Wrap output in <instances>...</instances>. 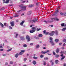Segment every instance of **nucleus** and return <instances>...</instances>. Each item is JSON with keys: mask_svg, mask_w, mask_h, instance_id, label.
I'll list each match as a JSON object with an SVG mask.
<instances>
[{"mask_svg": "<svg viewBox=\"0 0 66 66\" xmlns=\"http://www.w3.org/2000/svg\"><path fill=\"white\" fill-rule=\"evenodd\" d=\"M61 27H66V24H65L64 23H63L61 24Z\"/></svg>", "mask_w": 66, "mask_h": 66, "instance_id": "9", "label": "nucleus"}, {"mask_svg": "<svg viewBox=\"0 0 66 66\" xmlns=\"http://www.w3.org/2000/svg\"><path fill=\"white\" fill-rule=\"evenodd\" d=\"M50 51H49V50H47L45 52L42 51L41 52V53H43V54H45V53H48V52H49Z\"/></svg>", "mask_w": 66, "mask_h": 66, "instance_id": "6", "label": "nucleus"}, {"mask_svg": "<svg viewBox=\"0 0 66 66\" xmlns=\"http://www.w3.org/2000/svg\"><path fill=\"white\" fill-rule=\"evenodd\" d=\"M6 23H4V26H6Z\"/></svg>", "mask_w": 66, "mask_h": 66, "instance_id": "61", "label": "nucleus"}, {"mask_svg": "<svg viewBox=\"0 0 66 66\" xmlns=\"http://www.w3.org/2000/svg\"><path fill=\"white\" fill-rule=\"evenodd\" d=\"M18 55H19V54L18 53H17L15 55V57L17 58L18 57Z\"/></svg>", "mask_w": 66, "mask_h": 66, "instance_id": "17", "label": "nucleus"}, {"mask_svg": "<svg viewBox=\"0 0 66 66\" xmlns=\"http://www.w3.org/2000/svg\"><path fill=\"white\" fill-rule=\"evenodd\" d=\"M21 52L22 53H22H23L24 52H25V50H22L21 51Z\"/></svg>", "mask_w": 66, "mask_h": 66, "instance_id": "25", "label": "nucleus"}, {"mask_svg": "<svg viewBox=\"0 0 66 66\" xmlns=\"http://www.w3.org/2000/svg\"><path fill=\"white\" fill-rule=\"evenodd\" d=\"M9 3V0H6V2H3V3Z\"/></svg>", "mask_w": 66, "mask_h": 66, "instance_id": "12", "label": "nucleus"}, {"mask_svg": "<svg viewBox=\"0 0 66 66\" xmlns=\"http://www.w3.org/2000/svg\"><path fill=\"white\" fill-rule=\"evenodd\" d=\"M26 38L28 40V42H29L31 40V39L30 38V36L28 35L26 36Z\"/></svg>", "mask_w": 66, "mask_h": 66, "instance_id": "4", "label": "nucleus"}, {"mask_svg": "<svg viewBox=\"0 0 66 66\" xmlns=\"http://www.w3.org/2000/svg\"><path fill=\"white\" fill-rule=\"evenodd\" d=\"M23 47H27V45L26 44H24L23 45Z\"/></svg>", "mask_w": 66, "mask_h": 66, "instance_id": "28", "label": "nucleus"}, {"mask_svg": "<svg viewBox=\"0 0 66 66\" xmlns=\"http://www.w3.org/2000/svg\"><path fill=\"white\" fill-rule=\"evenodd\" d=\"M36 5L37 6L39 4L38 3H36Z\"/></svg>", "mask_w": 66, "mask_h": 66, "instance_id": "46", "label": "nucleus"}, {"mask_svg": "<svg viewBox=\"0 0 66 66\" xmlns=\"http://www.w3.org/2000/svg\"><path fill=\"white\" fill-rule=\"evenodd\" d=\"M18 34H16V36H15V38H17V36H18Z\"/></svg>", "mask_w": 66, "mask_h": 66, "instance_id": "48", "label": "nucleus"}, {"mask_svg": "<svg viewBox=\"0 0 66 66\" xmlns=\"http://www.w3.org/2000/svg\"><path fill=\"white\" fill-rule=\"evenodd\" d=\"M51 33L49 34V35L52 36H53L54 35V34L55 33V31H52L51 32Z\"/></svg>", "mask_w": 66, "mask_h": 66, "instance_id": "5", "label": "nucleus"}, {"mask_svg": "<svg viewBox=\"0 0 66 66\" xmlns=\"http://www.w3.org/2000/svg\"><path fill=\"white\" fill-rule=\"evenodd\" d=\"M44 60H48V58L47 57H44Z\"/></svg>", "mask_w": 66, "mask_h": 66, "instance_id": "31", "label": "nucleus"}, {"mask_svg": "<svg viewBox=\"0 0 66 66\" xmlns=\"http://www.w3.org/2000/svg\"><path fill=\"white\" fill-rule=\"evenodd\" d=\"M59 40L58 39H56L55 40V41L56 43H57Z\"/></svg>", "mask_w": 66, "mask_h": 66, "instance_id": "21", "label": "nucleus"}, {"mask_svg": "<svg viewBox=\"0 0 66 66\" xmlns=\"http://www.w3.org/2000/svg\"><path fill=\"white\" fill-rule=\"evenodd\" d=\"M39 47L40 46L38 45H37L36 46V48H39Z\"/></svg>", "mask_w": 66, "mask_h": 66, "instance_id": "26", "label": "nucleus"}, {"mask_svg": "<svg viewBox=\"0 0 66 66\" xmlns=\"http://www.w3.org/2000/svg\"><path fill=\"white\" fill-rule=\"evenodd\" d=\"M39 37H43V35L42 34H39L38 35Z\"/></svg>", "mask_w": 66, "mask_h": 66, "instance_id": "24", "label": "nucleus"}, {"mask_svg": "<svg viewBox=\"0 0 66 66\" xmlns=\"http://www.w3.org/2000/svg\"><path fill=\"white\" fill-rule=\"evenodd\" d=\"M51 21H50L49 20L48 21V23H51V22H53V20H56V21H59V19L56 17H55V18H51Z\"/></svg>", "mask_w": 66, "mask_h": 66, "instance_id": "1", "label": "nucleus"}, {"mask_svg": "<svg viewBox=\"0 0 66 66\" xmlns=\"http://www.w3.org/2000/svg\"><path fill=\"white\" fill-rule=\"evenodd\" d=\"M64 53L66 55V51L64 52Z\"/></svg>", "mask_w": 66, "mask_h": 66, "instance_id": "64", "label": "nucleus"}, {"mask_svg": "<svg viewBox=\"0 0 66 66\" xmlns=\"http://www.w3.org/2000/svg\"><path fill=\"white\" fill-rule=\"evenodd\" d=\"M50 43L51 44L52 46H54V43H53V41L52 40H53V38L51 37H50Z\"/></svg>", "mask_w": 66, "mask_h": 66, "instance_id": "3", "label": "nucleus"}, {"mask_svg": "<svg viewBox=\"0 0 66 66\" xmlns=\"http://www.w3.org/2000/svg\"><path fill=\"white\" fill-rule=\"evenodd\" d=\"M60 14L61 15H64V14H63V13H62V12H61Z\"/></svg>", "mask_w": 66, "mask_h": 66, "instance_id": "51", "label": "nucleus"}, {"mask_svg": "<svg viewBox=\"0 0 66 66\" xmlns=\"http://www.w3.org/2000/svg\"><path fill=\"white\" fill-rule=\"evenodd\" d=\"M31 14V11H30L28 13V15H30Z\"/></svg>", "mask_w": 66, "mask_h": 66, "instance_id": "27", "label": "nucleus"}, {"mask_svg": "<svg viewBox=\"0 0 66 66\" xmlns=\"http://www.w3.org/2000/svg\"><path fill=\"white\" fill-rule=\"evenodd\" d=\"M40 57L41 58H42L43 57H44V55H41L40 56Z\"/></svg>", "mask_w": 66, "mask_h": 66, "instance_id": "29", "label": "nucleus"}, {"mask_svg": "<svg viewBox=\"0 0 66 66\" xmlns=\"http://www.w3.org/2000/svg\"><path fill=\"white\" fill-rule=\"evenodd\" d=\"M9 28L10 29H12V27L9 26Z\"/></svg>", "mask_w": 66, "mask_h": 66, "instance_id": "49", "label": "nucleus"}, {"mask_svg": "<svg viewBox=\"0 0 66 66\" xmlns=\"http://www.w3.org/2000/svg\"><path fill=\"white\" fill-rule=\"evenodd\" d=\"M64 56V55H63V54H62L61 55V56Z\"/></svg>", "mask_w": 66, "mask_h": 66, "instance_id": "63", "label": "nucleus"}, {"mask_svg": "<svg viewBox=\"0 0 66 66\" xmlns=\"http://www.w3.org/2000/svg\"><path fill=\"white\" fill-rule=\"evenodd\" d=\"M40 30H41V29L39 28V29H37V31H40Z\"/></svg>", "mask_w": 66, "mask_h": 66, "instance_id": "47", "label": "nucleus"}, {"mask_svg": "<svg viewBox=\"0 0 66 66\" xmlns=\"http://www.w3.org/2000/svg\"><path fill=\"white\" fill-rule=\"evenodd\" d=\"M24 22V21H22V22L20 23V24L21 26H22L23 24V23Z\"/></svg>", "mask_w": 66, "mask_h": 66, "instance_id": "13", "label": "nucleus"}, {"mask_svg": "<svg viewBox=\"0 0 66 66\" xmlns=\"http://www.w3.org/2000/svg\"><path fill=\"white\" fill-rule=\"evenodd\" d=\"M65 30H66V28H64L62 29V31H65Z\"/></svg>", "mask_w": 66, "mask_h": 66, "instance_id": "23", "label": "nucleus"}, {"mask_svg": "<svg viewBox=\"0 0 66 66\" xmlns=\"http://www.w3.org/2000/svg\"><path fill=\"white\" fill-rule=\"evenodd\" d=\"M44 22H45V23H47L48 22L49 23V22H48V21H44Z\"/></svg>", "mask_w": 66, "mask_h": 66, "instance_id": "43", "label": "nucleus"}, {"mask_svg": "<svg viewBox=\"0 0 66 66\" xmlns=\"http://www.w3.org/2000/svg\"><path fill=\"white\" fill-rule=\"evenodd\" d=\"M10 64H13V62L12 61H10Z\"/></svg>", "mask_w": 66, "mask_h": 66, "instance_id": "40", "label": "nucleus"}, {"mask_svg": "<svg viewBox=\"0 0 66 66\" xmlns=\"http://www.w3.org/2000/svg\"><path fill=\"white\" fill-rule=\"evenodd\" d=\"M53 55H55V53L54 52H53Z\"/></svg>", "mask_w": 66, "mask_h": 66, "instance_id": "56", "label": "nucleus"}, {"mask_svg": "<svg viewBox=\"0 0 66 66\" xmlns=\"http://www.w3.org/2000/svg\"><path fill=\"white\" fill-rule=\"evenodd\" d=\"M10 24L12 27H14V21L10 22Z\"/></svg>", "mask_w": 66, "mask_h": 66, "instance_id": "7", "label": "nucleus"}, {"mask_svg": "<svg viewBox=\"0 0 66 66\" xmlns=\"http://www.w3.org/2000/svg\"><path fill=\"white\" fill-rule=\"evenodd\" d=\"M56 14H57V12H55L54 13V14L52 15V16H56Z\"/></svg>", "mask_w": 66, "mask_h": 66, "instance_id": "18", "label": "nucleus"}, {"mask_svg": "<svg viewBox=\"0 0 66 66\" xmlns=\"http://www.w3.org/2000/svg\"><path fill=\"white\" fill-rule=\"evenodd\" d=\"M46 65V62H44V66H45Z\"/></svg>", "mask_w": 66, "mask_h": 66, "instance_id": "50", "label": "nucleus"}, {"mask_svg": "<svg viewBox=\"0 0 66 66\" xmlns=\"http://www.w3.org/2000/svg\"><path fill=\"white\" fill-rule=\"evenodd\" d=\"M38 19H36L35 20H33L32 21H31V22H36V21H37Z\"/></svg>", "mask_w": 66, "mask_h": 66, "instance_id": "8", "label": "nucleus"}, {"mask_svg": "<svg viewBox=\"0 0 66 66\" xmlns=\"http://www.w3.org/2000/svg\"><path fill=\"white\" fill-rule=\"evenodd\" d=\"M63 42H65V43H66V39H64L63 40Z\"/></svg>", "mask_w": 66, "mask_h": 66, "instance_id": "39", "label": "nucleus"}, {"mask_svg": "<svg viewBox=\"0 0 66 66\" xmlns=\"http://www.w3.org/2000/svg\"><path fill=\"white\" fill-rule=\"evenodd\" d=\"M34 5H29V7H32L33 6H34Z\"/></svg>", "mask_w": 66, "mask_h": 66, "instance_id": "33", "label": "nucleus"}, {"mask_svg": "<svg viewBox=\"0 0 66 66\" xmlns=\"http://www.w3.org/2000/svg\"><path fill=\"white\" fill-rule=\"evenodd\" d=\"M5 64V65H8V63H7V62H6Z\"/></svg>", "mask_w": 66, "mask_h": 66, "instance_id": "55", "label": "nucleus"}, {"mask_svg": "<svg viewBox=\"0 0 66 66\" xmlns=\"http://www.w3.org/2000/svg\"><path fill=\"white\" fill-rule=\"evenodd\" d=\"M21 40H23V39H24V38L23 37H21Z\"/></svg>", "mask_w": 66, "mask_h": 66, "instance_id": "36", "label": "nucleus"}, {"mask_svg": "<svg viewBox=\"0 0 66 66\" xmlns=\"http://www.w3.org/2000/svg\"><path fill=\"white\" fill-rule=\"evenodd\" d=\"M56 53H59V49L58 48H57L56 51Z\"/></svg>", "mask_w": 66, "mask_h": 66, "instance_id": "19", "label": "nucleus"}, {"mask_svg": "<svg viewBox=\"0 0 66 66\" xmlns=\"http://www.w3.org/2000/svg\"><path fill=\"white\" fill-rule=\"evenodd\" d=\"M65 49V48L64 47H62V49L63 50H64V49Z\"/></svg>", "mask_w": 66, "mask_h": 66, "instance_id": "52", "label": "nucleus"}, {"mask_svg": "<svg viewBox=\"0 0 66 66\" xmlns=\"http://www.w3.org/2000/svg\"><path fill=\"white\" fill-rule=\"evenodd\" d=\"M24 6L23 5V4H21V5H19V7H20V8H21V9H22Z\"/></svg>", "mask_w": 66, "mask_h": 66, "instance_id": "11", "label": "nucleus"}, {"mask_svg": "<svg viewBox=\"0 0 66 66\" xmlns=\"http://www.w3.org/2000/svg\"><path fill=\"white\" fill-rule=\"evenodd\" d=\"M59 63V60H56L55 61V63L56 64H58Z\"/></svg>", "mask_w": 66, "mask_h": 66, "instance_id": "14", "label": "nucleus"}, {"mask_svg": "<svg viewBox=\"0 0 66 66\" xmlns=\"http://www.w3.org/2000/svg\"><path fill=\"white\" fill-rule=\"evenodd\" d=\"M0 51H3V49H1Z\"/></svg>", "mask_w": 66, "mask_h": 66, "instance_id": "54", "label": "nucleus"}, {"mask_svg": "<svg viewBox=\"0 0 66 66\" xmlns=\"http://www.w3.org/2000/svg\"><path fill=\"white\" fill-rule=\"evenodd\" d=\"M66 44L65 43H64V44L63 45V46H66Z\"/></svg>", "mask_w": 66, "mask_h": 66, "instance_id": "53", "label": "nucleus"}, {"mask_svg": "<svg viewBox=\"0 0 66 66\" xmlns=\"http://www.w3.org/2000/svg\"><path fill=\"white\" fill-rule=\"evenodd\" d=\"M19 16V15H16L15 16H14V17L16 18V17H18Z\"/></svg>", "mask_w": 66, "mask_h": 66, "instance_id": "45", "label": "nucleus"}, {"mask_svg": "<svg viewBox=\"0 0 66 66\" xmlns=\"http://www.w3.org/2000/svg\"><path fill=\"white\" fill-rule=\"evenodd\" d=\"M6 55V54H3V56H5Z\"/></svg>", "mask_w": 66, "mask_h": 66, "instance_id": "59", "label": "nucleus"}, {"mask_svg": "<svg viewBox=\"0 0 66 66\" xmlns=\"http://www.w3.org/2000/svg\"><path fill=\"white\" fill-rule=\"evenodd\" d=\"M55 34L56 35H58V31H57V30H56L55 31Z\"/></svg>", "mask_w": 66, "mask_h": 66, "instance_id": "16", "label": "nucleus"}, {"mask_svg": "<svg viewBox=\"0 0 66 66\" xmlns=\"http://www.w3.org/2000/svg\"><path fill=\"white\" fill-rule=\"evenodd\" d=\"M12 49V48H11L10 49H9L7 50V52H9L11 51V50Z\"/></svg>", "mask_w": 66, "mask_h": 66, "instance_id": "35", "label": "nucleus"}, {"mask_svg": "<svg viewBox=\"0 0 66 66\" xmlns=\"http://www.w3.org/2000/svg\"><path fill=\"white\" fill-rule=\"evenodd\" d=\"M36 30V28L34 27H32V28L31 30L30 31V32L31 33H34Z\"/></svg>", "mask_w": 66, "mask_h": 66, "instance_id": "2", "label": "nucleus"}, {"mask_svg": "<svg viewBox=\"0 0 66 66\" xmlns=\"http://www.w3.org/2000/svg\"><path fill=\"white\" fill-rule=\"evenodd\" d=\"M46 46V44H44L43 45V46Z\"/></svg>", "mask_w": 66, "mask_h": 66, "instance_id": "62", "label": "nucleus"}, {"mask_svg": "<svg viewBox=\"0 0 66 66\" xmlns=\"http://www.w3.org/2000/svg\"><path fill=\"white\" fill-rule=\"evenodd\" d=\"M64 59H65V56H63L62 57V58L61 59V60H64Z\"/></svg>", "mask_w": 66, "mask_h": 66, "instance_id": "34", "label": "nucleus"}, {"mask_svg": "<svg viewBox=\"0 0 66 66\" xmlns=\"http://www.w3.org/2000/svg\"><path fill=\"white\" fill-rule=\"evenodd\" d=\"M32 63L34 65H35V64H36V61H33Z\"/></svg>", "mask_w": 66, "mask_h": 66, "instance_id": "22", "label": "nucleus"}, {"mask_svg": "<svg viewBox=\"0 0 66 66\" xmlns=\"http://www.w3.org/2000/svg\"><path fill=\"white\" fill-rule=\"evenodd\" d=\"M26 7H27V6H24L22 9V10L24 11H26Z\"/></svg>", "mask_w": 66, "mask_h": 66, "instance_id": "10", "label": "nucleus"}, {"mask_svg": "<svg viewBox=\"0 0 66 66\" xmlns=\"http://www.w3.org/2000/svg\"><path fill=\"white\" fill-rule=\"evenodd\" d=\"M55 57H59V55H55Z\"/></svg>", "mask_w": 66, "mask_h": 66, "instance_id": "37", "label": "nucleus"}, {"mask_svg": "<svg viewBox=\"0 0 66 66\" xmlns=\"http://www.w3.org/2000/svg\"><path fill=\"white\" fill-rule=\"evenodd\" d=\"M30 45H33V43H30Z\"/></svg>", "mask_w": 66, "mask_h": 66, "instance_id": "60", "label": "nucleus"}, {"mask_svg": "<svg viewBox=\"0 0 66 66\" xmlns=\"http://www.w3.org/2000/svg\"><path fill=\"white\" fill-rule=\"evenodd\" d=\"M50 62L51 63H52V65H54V62H53V60H51L50 61Z\"/></svg>", "mask_w": 66, "mask_h": 66, "instance_id": "15", "label": "nucleus"}, {"mask_svg": "<svg viewBox=\"0 0 66 66\" xmlns=\"http://www.w3.org/2000/svg\"><path fill=\"white\" fill-rule=\"evenodd\" d=\"M33 58L34 59H37V57L34 56Z\"/></svg>", "mask_w": 66, "mask_h": 66, "instance_id": "32", "label": "nucleus"}, {"mask_svg": "<svg viewBox=\"0 0 66 66\" xmlns=\"http://www.w3.org/2000/svg\"><path fill=\"white\" fill-rule=\"evenodd\" d=\"M62 45V43H60L59 45V46H61Z\"/></svg>", "mask_w": 66, "mask_h": 66, "instance_id": "57", "label": "nucleus"}, {"mask_svg": "<svg viewBox=\"0 0 66 66\" xmlns=\"http://www.w3.org/2000/svg\"><path fill=\"white\" fill-rule=\"evenodd\" d=\"M27 60V58H25L24 59V62H26V60Z\"/></svg>", "mask_w": 66, "mask_h": 66, "instance_id": "38", "label": "nucleus"}, {"mask_svg": "<svg viewBox=\"0 0 66 66\" xmlns=\"http://www.w3.org/2000/svg\"><path fill=\"white\" fill-rule=\"evenodd\" d=\"M61 54H63L64 53V52L63 51H61L60 52Z\"/></svg>", "mask_w": 66, "mask_h": 66, "instance_id": "30", "label": "nucleus"}, {"mask_svg": "<svg viewBox=\"0 0 66 66\" xmlns=\"http://www.w3.org/2000/svg\"><path fill=\"white\" fill-rule=\"evenodd\" d=\"M49 32H46L45 34V35H47V34H49Z\"/></svg>", "mask_w": 66, "mask_h": 66, "instance_id": "41", "label": "nucleus"}, {"mask_svg": "<svg viewBox=\"0 0 66 66\" xmlns=\"http://www.w3.org/2000/svg\"><path fill=\"white\" fill-rule=\"evenodd\" d=\"M63 66H66V64L64 63L63 64Z\"/></svg>", "mask_w": 66, "mask_h": 66, "instance_id": "58", "label": "nucleus"}, {"mask_svg": "<svg viewBox=\"0 0 66 66\" xmlns=\"http://www.w3.org/2000/svg\"><path fill=\"white\" fill-rule=\"evenodd\" d=\"M0 25L1 27H4V25H3V24L1 22L0 23Z\"/></svg>", "mask_w": 66, "mask_h": 66, "instance_id": "20", "label": "nucleus"}, {"mask_svg": "<svg viewBox=\"0 0 66 66\" xmlns=\"http://www.w3.org/2000/svg\"><path fill=\"white\" fill-rule=\"evenodd\" d=\"M22 53H21V52H20L19 53V55H22Z\"/></svg>", "mask_w": 66, "mask_h": 66, "instance_id": "42", "label": "nucleus"}, {"mask_svg": "<svg viewBox=\"0 0 66 66\" xmlns=\"http://www.w3.org/2000/svg\"><path fill=\"white\" fill-rule=\"evenodd\" d=\"M43 33H44V34H45V33H46V30H44V31H43Z\"/></svg>", "mask_w": 66, "mask_h": 66, "instance_id": "44", "label": "nucleus"}]
</instances>
